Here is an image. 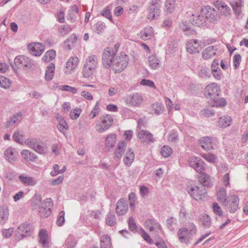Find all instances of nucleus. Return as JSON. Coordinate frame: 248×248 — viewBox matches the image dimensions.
I'll list each match as a JSON object with an SVG mask.
<instances>
[{"mask_svg":"<svg viewBox=\"0 0 248 248\" xmlns=\"http://www.w3.org/2000/svg\"><path fill=\"white\" fill-rule=\"evenodd\" d=\"M13 140L17 143L23 144L25 143L28 147L39 154H44L46 152L45 148L43 143L38 142L36 140L29 139L24 141V133L21 131H16L13 135Z\"/></svg>","mask_w":248,"mask_h":248,"instance_id":"f257e3e1","label":"nucleus"},{"mask_svg":"<svg viewBox=\"0 0 248 248\" xmlns=\"http://www.w3.org/2000/svg\"><path fill=\"white\" fill-rule=\"evenodd\" d=\"M98 63V58L95 55L89 56L85 60L82 70L83 76L89 78L92 76Z\"/></svg>","mask_w":248,"mask_h":248,"instance_id":"f03ea898","label":"nucleus"},{"mask_svg":"<svg viewBox=\"0 0 248 248\" xmlns=\"http://www.w3.org/2000/svg\"><path fill=\"white\" fill-rule=\"evenodd\" d=\"M129 59L127 55L124 53L117 56L111 66L115 73H119L123 71L127 66Z\"/></svg>","mask_w":248,"mask_h":248,"instance_id":"7ed1b4c3","label":"nucleus"},{"mask_svg":"<svg viewBox=\"0 0 248 248\" xmlns=\"http://www.w3.org/2000/svg\"><path fill=\"white\" fill-rule=\"evenodd\" d=\"M113 119L109 114H106L99 117L96 122V130L99 133H103L109 129L112 125Z\"/></svg>","mask_w":248,"mask_h":248,"instance_id":"20e7f679","label":"nucleus"},{"mask_svg":"<svg viewBox=\"0 0 248 248\" xmlns=\"http://www.w3.org/2000/svg\"><path fill=\"white\" fill-rule=\"evenodd\" d=\"M124 100L127 106L139 107L142 104L143 98L140 93H132L126 94Z\"/></svg>","mask_w":248,"mask_h":248,"instance_id":"39448f33","label":"nucleus"},{"mask_svg":"<svg viewBox=\"0 0 248 248\" xmlns=\"http://www.w3.org/2000/svg\"><path fill=\"white\" fill-rule=\"evenodd\" d=\"M117 54V51L110 47L105 49L102 56V63L103 66L107 69L110 68Z\"/></svg>","mask_w":248,"mask_h":248,"instance_id":"423d86ee","label":"nucleus"},{"mask_svg":"<svg viewBox=\"0 0 248 248\" xmlns=\"http://www.w3.org/2000/svg\"><path fill=\"white\" fill-rule=\"evenodd\" d=\"M14 62L18 68L22 69L24 70L32 69L35 67L34 62L29 57L24 55L16 57Z\"/></svg>","mask_w":248,"mask_h":248,"instance_id":"0eeeda50","label":"nucleus"},{"mask_svg":"<svg viewBox=\"0 0 248 248\" xmlns=\"http://www.w3.org/2000/svg\"><path fill=\"white\" fill-rule=\"evenodd\" d=\"M187 191L190 197L196 201L203 200L207 194L205 187L201 185L188 186Z\"/></svg>","mask_w":248,"mask_h":248,"instance_id":"6e6552de","label":"nucleus"},{"mask_svg":"<svg viewBox=\"0 0 248 248\" xmlns=\"http://www.w3.org/2000/svg\"><path fill=\"white\" fill-rule=\"evenodd\" d=\"M223 204L227 207L230 213H234L239 208V197L235 195H230Z\"/></svg>","mask_w":248,"mask_h":248,"instance_id":"1a4fd4ad","label":"nucleus"},{"mask_svg":"<svg viewBox=\"0 0 248 248\" xmlns=\"http://www.w3.org/2000/svg\"><path fill=\"white\" fill-rule=\"evenodd\" d=\"M188 165L199 173L203 171L205 163L200 157L192 156L188 158Z\"/></svg>","mask_w":248,"mask_h":248,"instance_id":"9d476101","label":"nucleus"},{"mask_svg":"<svg viewBox=\"0 0 248 248\" xmlns=\"http://www.w3.org/2000/svg\"><path fill=\"white\" fill-rule=\"evenodd\" d=\"M137 136L143 142L148 145H151L155 141L154 135L149 131L140 128L138 129Z\"/></svg>","mask_w":248,"mask_h":248,"instance_id":"9b49d317","label":"nucleus"},{"mask_svg":"<svg viewBox=\"0 0 248 248\" xmlns=\"http://www.w3.org/2000/svg\"><path fill=\"white\" fill-rule=\"evenodd\" d=\"M217 142L216 138L210 137H203L199 140L201 146L206 151L214 149Z\"/></svg>","mask_w":248,"mask_h":248,"instance_id":"f8f14e48","label":"nucleus"},{"mask_svg":"<svg viewBox=\"0 0 248 248\" xmlns=\"http://www.w3.org/2000/svg\"><path fill=\"white\" fill-rule=\"evenodd\" d=\"M160 6L158 0H152L148 11L147 18L149 20H153L156 18L160 15Z\"/></svg>","mask_w":248,"mask_h":248,"instance_id":"ddd939ff","label":"nucleus"},{"mask_svg":"<svg viewBox=\"0 0 248 248\" xmlns=\"http://www.w3.org/2000/svg\"><path fill=\"white\" fill-rule=\"evenodd\" d=\"M144 224L150 232H155L160 234L163 232V231L159 222L153 217L147 219L145 221Z\"/></svg>","mask_w":248,"mask_h":248,"instance_id":"4468645a","label":"nucleus"},{"mask_svg":"<svg viewBox=\"0 0 248 248\" xmlns=\"http://www.w3.org/2000/svg\"><path fill=\"white\" fill-rule=\"evenodd\" d=\"M220 92L219 87L216 83H212L208 85L205 89V95L210 99L217 96Z\"/></svg>","mask_w":248,"mask_h":248,"instance_id":"2eb2a0df","label":"nucleus"},{"mask_svg":"<svg viewBox=\"0 0 248 248\" xmlns=\"http://www.w3.org/2000/svg\"><path fill=\"white\" fill-rule=\"evenodd\" d=\"M79 62L78 58L77 57H71L66 63L64 69V73L66 75H69L74 72V70L78 66Z\"/></svg>","mask_w":248,"mask_h":248,"instance_id":"dca6fc26","label":"nucleus"},{"mask_svg":"<svg viewBox=\"0 0 248 248\" xmlns=\"http://www.w3.org/2000/svg\"><path fill=\"white\" fill-rule=\"evenodd\" d=\"M28 47L31 54L35 56H40L45 50V46L40 43H31Z\"/></svg>","mask_w":248,"mask_h":248,"instance_id":"f3484780","label":"nucleus"},{"mask_svg":"<svg viewBox=\"0 0 248 248\" xmlns=\"http://www.w3.org/2000/svg\"><path fill=\"white\" fill-rule=\"evenodd\" d=\"M30 231V226L27 223L21 224L17 228V231L15 235V239L18 241L27 237Z\"/></svg>","mask_w":248,"mask_h":248,"instance_id":"a211bd4d","label":"nucleus"},{"mask_svg":"<svg viewBox=\"0 0 248 248\" xmlns=\"http://www.w3.org/2000/svg\"><path fill=\"white\" fill-rule=\"evenodd\" d=\"M128 206L126 200L124 198L119 199L116 203L115 211L118 216L125 215L128 211Z\"/></svg>","mask_w":248,"mask_h":248,"instance_id":"6ab92c4d","label":"nucleus"},{"mask_svg":"<svg viewBox=\"0 0 248 248\" xmlns=\"http://www.w3.org/2000/svg\"><path fill=\"white\" fill-rule=\"evenodd\" d=\"M202 42L196 39H191L187 42L186 46L187 51L190 54L199 52V46Z\"/></svg>","mask_w":248,"mask_h":248,"instance_id":"aec40b11","label":"nucleus"},{"mask_svg":"<svg viewBox=\"0 0 248 248\" xmlns=\"http://www.w3.org/2000/svg\"><path fill=\"white\" fill-rule=\"evenodd\" d=\"M201 13L203 17H205V20H209L211 22H213L215 19V10L214 8L207 6L202 8L201 10Z\"/></svg>","mask_w":248,"mask_h":248,"instance_id":"412c9836","label":"nucleus"},{"mask_svg":"<svg viewBox=\"0 0 248 248\" xmlns=\"http://www.w3.org/2000/svg\"><path fill=\"white\" fill-rule=\"evenodd\" d=\"M179 240L181 243L187 244L190 242V236L188 230L186 228L182 227L178 231Z\"/></svg>","mask_w":248,"mask_h":248,"instance_id":"4be33fe9","label":"nucleus"},{"mask_svg":"<svg viewBox=\"0 0 248 248\" xmlns=\"http://www.w3.org/2000/svg\"><path fill=\"white\" fill-rule=\"evenodd\" d=\"M217 46H210L205 49L202 52V57L204 60H209L216 55L217 50Z\"/></svg>","mask_w":248,"mask_h":248,"instance_id":"5701e85b","label":"nucleus"},{"mask_svg":"<svg viewBox=\"0 0 248 248\" xmlns=\"http://www.w3.org/2000/svg\"><path fill=\"white\" fill-rule=\"evenodd\" d=\"M127 144L124 140H122L118 143V144L114 151V159L116 160H119L123 155Z\"/></svg>","mask_w":248,"mask_h":248,"instance_id":"b1692460","label":"nucleus"},{"mask_svg":"<svg viewBox=\"0 0 248 248\" xmlns=\"http://www.w3.org/2000/svg\"><path fill=\"white\" fill-rule=\"evenodd\" d=\"M179 28L186 36H193L196 34V31L189 26V23L186 21H182L179 24Z\"/></svg>","mask_w":248,"mask_h":248,"instance_id":"393cba45","label":"nucleus"},{"mask_svg":"<svg viewBox=\"0 0 248 248\" xmlns=\"http://www.w3.org/2000/svg\"><path fill=\"white\" fill-rule=\"evenodd\" d=\"M57 120L59 122L57 124L58 130L66 137V131L69 129L68 124L64 119L61 115L57 116Z\"/></svg>","mask_w":248,"mask_h":248,"instance_id":"a878e982","label":"nucleus"},{"mask_svg":"<svg viewBox=\"0 0 248 248\" xmlns=\"http://www.w3.org/2000/svg\"><path fill=\"white\" fill-rule=\"evenodd\" d=\"M16 152L15 149L11 147H8L4 151V156L6 160L11 163H13L16 160Z\"/></svg>","mask_w":248,"mask_h":248,"instance_id":"bb28decb","label":"nucleus"},{"mask_svg":"<svg viewBox=\"0 0 248 248\" xmlns=\"http://www.w3.org/2000/svg\"><path fill=\"white\" fill-rule=\"evenodd\" d=\"M232 119L230 116L224 115L219 117L217 123V126L222 128H225L230 126L232 123Z\"/></svg>","mask_w":248,"mask_h":248,"instance_id":"cd10ccee","label":"nucleus"},{"mask_svg":"<svg viewBox=\"0 0 248 248\" xmlns=\"http://www.w3.org/2000/svg\"><path fill=\"white\" fill-rule=\"evenodd\" d=\"M190 20L192 25L197 27H201L205 22V17L201 13V15H192Z\"/></svg>","mask_w":248,"mask_h":248,"instance_id":"c85d7f7f","label":"nucleus"},{"mask_svg":"<svg viewBox=\"0 0 248 248\" xmlns=\"http://www.w3.org/2000/svg\"><path fill=\"white\" fill-rule=\"evenodd\" d=\"M18 179L22 184L26 186H32L36 184V181L33 177L28 176L25 174L19 175Z\"/></svg>","mask_w":248,"mask_h":248,"instance_id":"c756f323","label":"nucleus"},{"mask_svg":"<svg viewBox=\"0 0 248 248\" xmlns=\"http://www.w3.org/2000/svg\"><path fill=\"white\" fill-rule=\"evenodd\" d=\"M135 159V154L132 149L130 148L126 153L124 157L123 162L125 166L130 167Z\"/></svg>","mask_w":248,"mask_h":248,"instance_id":"7c9ffc66","label":"nucleus"},{"mask_svg":"<svg viewBox=\"0 0 248 248\" xmlns=\"http://www.w3.org/2000/svg\"><path fill=\"white\" fill-rule=\"evenodd\" d=\"M9 209L7 206L0 207V225H4L8 219Z\"/></svg>","mask_w":248,"mask_h":248,"instance_id":"2f4dec72","label":"nucleus"},{"mask_svg":"<svg viewBox=\"0 0 248 248\" xmlns=\"http://www.w3.org/2000/svg\"><path fill=\"white\" fill-rule=\"evenodd\" d=\"M212 107H222L226 105V101L223 98H219L217 96L214 97L211 99L209 102Z\"/></svg>","mask_w":248,"mask_h":248,"instance_id":"473e14b6","label":"nucleus"},{"mask_svg":"<svg viewBox=\"0 0 248 248\" xmlns=\"http://www.w3.org/2000/svg\"><path fill=\"white\" fill-rule=\"evenodd\" d=\"M199 181L201 186H208L211 185L212 182L210 176L206 173L203 172L199 173Z\"/></svg>","mask_w":248,"mask_h":248,"instance_id":"72a5a7b5","label":"nucleus"},{"mask_svg":"<svg viewBox=\"0 0 248 248\" xmlns=\"http://www.w3.org/2000/svg\"><path fill=\"white\" fill-rule=\"evenodd\" d=\"M242 0H235L230 3L234 13L237 16H240L242 14Z\"/></svg>","mask_w":248,"mask_h":248,"instance_id":"f704fd0d","label":"nucleus"},{"mask_svg":"<svg viewBox=\"0 0 248 248\" xmlns=\"http://www.w3.org/2000/svg\"><path fill=\"white\" fill-rule=\"evenodd\" d=\"M153 34V28L152 27H147L140 31V36L142 40H147L150 39Z\"/></svg>","mask_w":248,"mask_h":248,"instance_id":"c9c22d12","label":"nucleus"},{"mask_svg":"<svg viewBox=\"0 0 248 248\" xmlns=\"http://www.w3.org/2000/svg\"><path fill=\"white\" fill-rule=\"evenodd\" d=\"M77 242V240L75 235L71 234H69L65 242V248H75Z\"/></svg>","mask_w":248,"mask_h":248,"instance_id":"e433bc0d","label":"nucleus"},{"mask_svg":"<svg viewBox=\"0 0 248 248\" xmlns=\"http://www.w3.org/2000/svg\"><path fill=\"white\" fill-rule=\"evenodd\" d=\"M116 135L115 134L108 135L105 139L106 147L109 150L112 148L116 142Z\"/></svg>","mask_w":248,"mask_h":248,"instance_id":"4c0bfd02","label":"nucleus"},{"mask_svg":"<svg viewBox=\"0 0 248 248\" xmlns=\"http://www.w3.org/2000/svg\"><path fill=\"white\" fill-rule=\"evenodd\" d=\"M100 248H111V239L108 235L105 234L101 237Z\"/></svg>","mask_w":248,"mask_h":248,"instance_id":"58836bf2","label":"nucleus"},{"mask_svg":"<svg viewBox=\"0 0 248 248\" xmlns=\"http://www.w3.org/2000/svg\"><path fill=\"white\" fill-rule=\"evenodd\" d=\"M77 41V36L75 34H72L69 38L64 41V47L66 49H71L72 46L76 43Z\"/></svg>","mask_w":248,"mask_h":248,"instance_id":"ea45409f","label":"nucleus"},{"mask_svg":"<svg viewBox=\"0 0 248 248\" xmlns=\"http://www.w3.org/2000/svg\"><path fill=\"white\" fill-rule=\"evenodd\" d=\"M199 224L205 228H209L211 226V218L207 214L200 215L199 219Z\"/></svg>","mask_w":248,"mask_h":248,"instance_id":"a19ab883","label":"nucleus"},{"mask_svg":"<svg viewBox=\"0 0 248 248\" xmlns=\"http://www.w3.org/2000/svg\"><path fill=\"white\" fill-rule=\"evenodd\" d=\"M177 219L170 217L166 220V226L170 231H174L177 228Z\"/></svg>","mask_w":248,"mask_h":248,"instance_id":"79ce46f5","label":"nucleus"},{"mask_svg":"<svg viewBox=\"0 0 248 248\" xmlns=\"http://www.w3.org/2000/svg\"><path fill=\"white\" fill-rule=\"evenodd\" d=\"M150 66L153 69H157L160 63V61L155 55H152L148 58Z\"/></svg>","mask_w":248,"mask_h":248,"instance_id":"37998d69","label":"nucleus"},{"mask_svg":"<svg viewBox=\"0 0 248 248\" xmlns=\"http://www.w3.org/2000/svg\"><path fill=\"white\" fill-rule=\"evenodd\" d=\"M100 111V102L98 101L96 102L93 109L89 114L88 117L90 119H93L99 114Z\"/></svg>","mask_w":248,"mask_h":248,"instance_id":"c03bdc74","label":"nucleus"},{"mask_svg":"<svg viewBox=\"0 0 248 248\" xmlns=\"http://www.w3.org/2000/svg\"><path fill=\"white\" fill-rule=\"evenodd\" d=\"M106 28V25L104 22L100 21L96 22L93 26V30L97 34L102 33Z\"/></svg>","mask_w":248,"mask_h":248,"instance_id":"a18cd8bd","label":"nucleus"},{"mask_svg":"<svg viewBox=\"0 0 248 248\" xmlns=\"http://www.w3.org/2000/svg\"><path fill=\"white\" fill-rule=\"evenodd\" d=\"M201 156L210 163H215L217 159V156L215 155L210 153L201 154Z\"/></svg>","mask_w":248,"mask_h":248,"instance_id":"49530a36","label":"nucleus"},{"mask_svg":"<svg viewBox=\"0 0 248 248\" xmlns=\"http://www.w3.org/2000/svg\"><path fill=\"white\" fill-rule=\"evenodd\" d=\"M175 0H166L165 1L166 11L168 14H171L175 10Z\"/></svg>","mask_w":248,"mask_h":248,"instance_id":"de8ad7c7","label":"nucleus"},{"mask_svg":"<svg viewBox=\"0 0 248 248\" xmlns=\"http://www.w3.org/2000/svg\"><path fill=\"white\" fill-rule=\"evenodd\" d=\"M106 224L109 226H113L116 222V218L113 212H109L106 217Z\"/></svg>","mask_w":248,"mask_h":248,"instance_id":"09e8293b","label":"nucleus"},{"mask_svg":"<svg viewBox=\"0 0 248 248\" xmlns=\"http://www.w3.org/2000/svg\"><path fill=\"white\" fill-rule=\"evenodd\" d=\"M111 10V8L109 6H106L101 11V15L108 19L111 22L114 23Z\"/></svg>","mask_w":248,"mask_h":248,"instance_id":"8fccbe9b","label":"nucleus"},{"mask_svg":"<svg viewBox=\"0 0 248 248\" xmlns=\"http://www.w3.org/2000/svg\"><path fill=\"white\" fill-rule=\"evenodd\" d=\"M160 153L163 157L167 158L172 154V149L168 145H164L161 149Z\"/></svg>","mask_w":248,"mask_h":248,"instance_id":"3c124183","label":"nucleus"},{"mask_svg":"<svg viewBox=\"0 0 248 248\" xmlns=\"http://www.w3.org/2000/svg\"><path fill=\"white\" fill-rule=\"evenodd\" d=\"M73 29V28L69 25H63L59 27V32L62 35H65L70 33Z\"/></svg>","mask_w":248,"mask_h":248,"instance_id":"603ef678","label":"nucleus"},{"mask_svg":"<svg viewBox=\"0 0 248 248\" xmlns=\"http://www.w3.org/2000/svg\"><path fill=\"white\" fill-rule=\"evenodd\" d=\"M55 65L51 62L47 65V81L51 80L55 74Z\"/></svg>","mask_w":248,"mask_h":248,"instance_id":"864d4df0","label":"nucleus"},{"mask_svg":"<svg viewBox=\"0 0 248 248\" xmlns=\"http://www.w3.org/2000/svg\"><path fill=\"white\" fill-rule=\"evenodd\" d=\"M21 114L20 112L16 113L14 114L10 119L7 122L6 125L7 127H11L14 125L18 120L21 117Z\"/></svg>","mask_w":248,"mask_h":248,"instance_id":"5fc2aeb1","label":"nucleus"},{"mask_svg":"<svg viewBox=\"0 0 248 248\" xmlns=\"http://www.w3.org/2000/svg\"><path fill=\"white\" fill-rule=\"evenodd\" d=\"M41 197L40 195H35L31 199V205L34 208H37L42 205Z\"/></svg>","mask_w":248,"mask_h":248,"instance_id":"6e6d98bb","label":"nucleus"},{"mask_svg":"<svg viewBox=\"0 0 248 248\" xmlns=\"http://www.w3.org/2000/svg\"><path fill=\"white\" fill-rule=\"evenodd\" d=\"M56 87H58L59 89L62 91L69 92L74 94L76 93L78 91V89L76 88L72 87L68 85L58 86V84H56Z\"/></svg>","mask_w":248,"mask_h":248,"instance_id":"4d7b16f0","label":"nucleus"},{"mask_svg":"<svg viewBox=\"0 0 248 248\" xmlns=\"http://www.w3.org/2000/svg\"><path fill=\"white\" fill-rule=\"evenodd\" d=\"M228 199L226 195V190L224 188H220L217 194V200L218 201L222 203L225 202Z\"/></svg>","mask_w":248,"mask_h":248,"instance_id":"13d9d810","label":"nucleus"},{"mask_svg":"<svg viewBox=\"0 0 248 248\" xmlns=\"http://www.w3.org/2000/svg\"><path fill=\"white\" fill-rule=\"evenodd\" d=\"M38 238L39 243L45 246L46 243V231L45 229L40 231Z\"/></svg>","mask_w":248,"mask_h":248,"instance_id":"bf43d9fd","label":"nucleus"},{"mask_svg":"<svg viewBox=\"0 0 248 248\" xmlns=\"http://www.w3.org/2000/svg\"><path fill=\"white\" fill-rule=\"evenodd\" d=\"M152 109L154 113L156 115L160 114L164 110V106L161 103H155L152 105Z\"/></svg>","mask_w":248,"mask_h":248,"instance_id":"052dcab7","label":"nucleus"},{"mask_svg":"<svg viewBox=\"0 0 248 248\" xmlns=\"http://www.w3.org/2000/svg\"><path fill=\"white\" fill-rule=\"evenodd\" d=\"M10 80L4 76L0 75V86L4 89H8L11 85Z\"/></svg>","mask_w":248,"mask_h":248,"instance_id":"680f3d73","label":"nucleus"},{"mask_svg":"<svg viewBox=\"0 0 248 248\" xmlns=\"http://www.w3.org/2000/svg\"><path fill=\"white\" fill-rule=\"evenodd\" d=\"M81 111V109L78 108H76L75 109L71 110L69 113L70 118L73 120L77 119L79 117Z\"/></svg>","mask_w":248,"mask_h":248,"instance_id":"e2e57ef3","label":"nucleus"},{"mask_svg":"<svg viewBox=\"0 0 248 248\" xmlns=\"http://www.w3.org/2000/svg\"><path fill=\"white\" fill-rule=\"evenodd\" d=\"M168 140L173 143H176L178 139V135L176 131L172 130L169 134Z\"/></svg>","mask_w":248,"mask_h":248,"instance_id":"0e129e2a","label":"nucleus"},{"mask_svg":"<svg viewBox=\"0 0 248 248\" xmlns=\"http://www.w3.org/2000/svg\"><path fill=\"white\" fill-rule=\"evenodd\" d=\"M198 75L201 78H207L210 77L211 73L209 69L205 67H202L199 71Z\"/></svg>","mask_w":248,"mask_h":248,"instance_id":"69168bd1","label":"nucleus"},{"mask_svg":"<svg viewBox=\"0 0 248 248\" xmlns=\"http://www.w3.org/2000/svg\"><path fill=\"white\" fill-rule=\"evenodd\" d=\"M65 213L63 211L60 212L56 220V224L58 226H62L65 222Z\"/></svg>","mask_w":248,"mask_h":248,"instance_id":"338daca9","label":"nucleus"},{"mask_svg":"<svg viewBox=\"0 0 248 248\" xmlns=\"http://www.w3.org/2000/svg\"><path fill=\"white\" fill-rule=\"evenodd\" d=\"M140 234L144 240L146 241L149 244H152L153 243V241L151 238L150 236L142 228L140 229Z\"/></svg>","mask_w":248,"mask_h":248,"instance_id":"774afa93","label":"nucleus"}]
</instances>
